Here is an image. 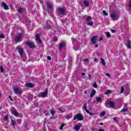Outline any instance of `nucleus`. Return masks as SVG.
<instances>
[{
    "label": "nucleus",
    "mask_w": 131,
    "mask_h": 131,
    "mask_svg": "<svg viewBox=\"0 0 131 131\" xmlns=\"http://www.w3.org/2000/svg\"><path fill=\"white\" fill-rule=\"evenodd\" d=\"M97 38H98V36H95L91 39V42L93 45H96L97 43Z\"/></svg>",
    "instance_id": "obj_8"
},
{
    "label": "nucleus",
    "mask_w": 131,
    "mask_h": 131,
    "mask_svg": "<svg viewBox=\"0 0 131 131\" xmlns=\"http://www.w3.org/2000/svg\"><path fill=\"white\" fill-rule=\"evenodd\" d=\"M0 70L2 73L4 72V68H3V66L0 67Z\"/></svg>",
    "instance_id": "obj_44"
},
{
    "label": "nucleus",
    "mask_w": 131,
    "mask_h": 131,
    "mask_svg": "<svg viewBox=\"0 0 131 131\" xmlns=\"http://www.w3.org/2000/svg\"><path fill=\"white\" fill-rule=\"evenodd\" d=\"M105 33H106V36H107V37H108V38H109V37H111V35L110 34V33L106 32Z\"/></svg>",
    "instance_id": "obj_34"
},
{
    "label": "nucleus",
    "mask_w": 131,
    "mask_h": 131,
    "mask_svg": "<svg viewBox=\"0 0 131 131\" xmlns=\"http://www.w3.org/2000/svg\"><path fill=\"white\" fill-rule=\"evenodd\" d=\"M51 21H47L46 24L44 26L45 30H50L52 29V25H51Z\"/></svg>",
    "instance_id": "obj_2"
},
{
    "label": "nucleus",
    "mask_w": 131,
    "mask_h": 131,
    "mask_svg": "<svg viewBox=\"0 0 131 131\" xmlns=\"http://www.w3.org/2000/svg\"><path fill=\"white\" fill-rule=\"evenodd\" d=\"M47 112H46V111H45L44 112H43V113H46Z\"/></svg>",
    "instance_id": "obj_64"
},
{
    "label": "nucleus",
    "mask_w": 131,
    "mask_h": 131,
    "mask_svg": "<svg viewBox=\"0 0 131 131\" xmlns=\"http://www.w3.org/2000/svg\"><path fill=\"white\" fill-rule=\"evenodd\" d=\"M31 100H33V98H32V96H28V101H31Z\"/></svg>",
    "instance_id": "obj_29"
},
{
    "label": "nucleus",
    "mask_w": 131,
    "mask_h": 131,
    "mask_svg": "<svg viewBox=\"0 0 131 131\" xmlns=\"http://www.w3.org/2000/svg\"><path fill=\"white\" fill-rule=\"evenodd\" d=\"M11 113L12 114H13V115H15V116H18V115H19V113L17 112L16 109H15L14 107L12 108Z\"/></svg>",
    "instance_id": "obj_10"
},
{
    "label": "nucleus",
    "mask_w": 131,
    "mask_h": 131,
    "mask_svg": "<svg viewBox=\"0 0 131 131\" xmlns=\"http://www.w3.org/2000/svg\"><path fill=\"white\" fill-rule=\"evenodd\" d=\"M113 120H114L115 121H116V120H117V118H116V117H114V118H113Z\"/></svg>",
    "instance_id": "obj_53"
},
{
    "label": "nucleus",
    "mask_w": 131,
    "mask_h": 131,
    "mask_svg": "<svg viewBox=\"0 0 131 131\" xmlns=\"http://www.w3.org/2000/svg\"><path fill=\"white\" fill-rule=\"evenodd\" d=\"M74 50H75V51H77V50L76 49H75L74 47H73Z\"/></svg>",
    "instance_id": "obj_61"
},
{
    "label": "nucleus",
    "mask_w": 131,
    "mask_h": 131,
    "mask_svg": "<svg viewBox=\"0 0 131 131\" xmlns=\"http://www.w3.org/2000/svg\"><path fill=\"white\" fill-rule=\"evenodd\" d=\"M94 60L95 62H96V61H97L98 59L97 58H95L94 59Z\"/></svg>",
    "instance_id": "obj_56"
},
{
    "label": "nucleus",
    "mask_w": 131,
    "mask_h": 131,
    "mask_svg": "<svg viewBox=\"0 0 131 131\" xmlns=\"http://www.w3.org/2000/svg\"><path fill=\"white\" fill-rule=\"evenodd\" d=\"M66 47V45H65V43L61 42L59 45V50L61 51L62 49H64Z\"/></svg>",
    "instance_id": "obj_15"
},
{
    "label": "nucleus",
    "mask_w": 131,
    "mask_h": 131,
    "mask_svg": "<svg viewBox=\"0 0 131 131\" xmlns=\"http://www.w3.org/2000/svg\"><path fill=\"white\" fill-rule=\"evenodd\" d=\"M74 129L78 131L80 129V125H76L75 126Z\"/></svg>",
    "instance_id": "obj_21"
},
{
    "label": "nucleus",
    "mask_w": 131,
    "mask_h": 131,
    "mask_svg": "<svg viewBox=\"0 0 131 131\" xmlns=\"http://www.w3.org/2000/svg\"><path fill=\"white\" fill-rule=\"evenodd\" d=\"M105 112H102L100 114L99 116H100V117H103V116H105Z\"/></svg>",
    "instance_id": "obj_31"
},
{
    "label": "nucleus",
    "mask_w": 131,
    "mask_h": 131,
    "mask_svg": "<svg viewBox=\"0 0 131 131\" xmlns=\"http://www.w3.org/2000/svg\"><path fill=\"white\" fill-rule=\"evenodd\" d=\"M47 9L48 10H53V4L50 2L46 3Z\"/></svg>",
    "instance_id": "obj_6"
},
{
    "label": "nucleus",
    "mask_w": 131,
    "mask_h": 131,
    "mask_svg": "<svg viewBox=\"0 0 131 131\" xmlns=\"http://www.w3.org/2000/svg\"><path fill=\"white\" fill-rule=\"evenodd\" d=\"M50 112L51 113V114H52V116L53 117H54V116L55 115V114L56 113V112H55V111H53L52 110H50Z\"/></svg>",
    "instance_id": "obj_27"
},
{
    "label": "nucleus",
    "mask_w": 131,
    "mask_h": 131,
    "mask_svg": "<svg viewBox=\"0 0 131 131\" xmlns=\"http://www.w3.org/2000/svg\"><path fill=\"white\" fill-rule=\"evenodd\" d=\"M99 41H101V40H103V38L102 37H101L99 39Z\"/></svg>",
    "instance_id": "obj_54"
},
{
    "label": "nucleus",
    "mask_w": 131,
    "mask_h": 131,
    "mask_svg": "<svg viewBox=\"0 0 131 131\" xmlns=\"http://www.w3.org/2000/svg\"><path fill=\"white\" fill-rule=\"evenodd\" d=\"M8 116H5L4 117V121H8Z\"/></svg>",
    "instance_id": "obj_41"
},
{
    "label": "nucleus",
    "mask_w": 131,
    "mask_h": 131,
    "mask_svg": "<svg viewBox=\"0 0 131 131\" xmlns=\"http://www.w3.org/2000/svg\"><path fill=\"white\" fill-rule=\"evenodd\" d=\"M66 118L67 119H70V116L67 115V116L66 117Z\"/></svg>",
    "instance_id": "obj_48"
},
{
    "label": "nucleus",
    "mask_w": 131,
    "mask_h": 131,
    "mask_svg": "<svg viewBox=\"0 0 131 131\" xmlns=\"http://www.w3.org/2000/svg\"><path fill=\"white\" fill-rule=\"evenodd\" d=\"M128 7H129V8H131V0L130 1H129Z\"/></svg>",
    "instance_id": "obj_47"
},
{
    "label": "nucleus",
    "mask_w": 131,
    "mask_h": 131,
    "mask_svg": "<svg viewBox=\"0 0 131 131\" xmlns=\"http://www.w3.org/2000/svg\"><path fill=\"white\" fill-rule=\"evenodd\" d=\"M98 45H95V48H98Z\"/></svg>",
    "instance_id": "obj_60"
},
{
    "label": "nucleus",
    "mask_w": 131,
    "mask_h": 131,
    "mask_svg": "<svg viewBox=\"0 0 131 131\" xmlns=\"http://www.w3.org/2000/svg\"><path fill=\"white\" fill-rule=\"evenodd\" d=\"M83 4L85 7H89V6H90V2L88 1H86V0L84 1Z\"/></svg>",
    "instance_id": "obj_18"
},
{
    "label": "nucleus",
    "mask_w": 131,
    "mask_h": 131,
    "mask_svg": "<svg viewBox=\"0 0 131 131\" xmlns=\"http://www.w3.org/2000/svg\"><path fill=\"white\" fill-rule=\"evenodd\" d=\"M23 12H24V10H23V8H19L18 13L19 14H22V13H23Z\"/></svg>",
    "instance_id": "obj_25"
},
{
    "label": "nucleus",
    "mask_w": 131,
    "mask_h": 131,
    "mask_svg": "<svg viewBox=\"0 0 131 131\" xmlns=\"http://www.w3.org/2000/svg\"><path fill=\"white\" fill-rule=\"evenodd\" d=\"M70 91H71V92H73V91H74V87L70 86Z\"/></svg>",
    "instance_id": "obj_43"
},
{
    "label": "nucleus",
    "mask_w": 131,
    "mask_h": 131,
    "mask_svg": "<svg viewBox=\"0 0 131 131\" xmlns=\"http://www.w3.org/2000/svg\"><path fill=\"white\" fill-rule=\"evenodd\" d=\"M111 32H112V33H115V30L111 29Z\"/></svg>",
    "instance_id": "obj_49"
},
{
    "label": "nucleus",
    "mask_w": 131,
    "mask_h": 131,
    "mask_svg": "<svg viewBox=\"0 0 131 131\" xmlns=\"http://www.w3.org/2000/svg\"><path fill=\"white\" fill-rule=\"evenodd\" d=\"M58 11L60 15L64 16L65 15V9L64 8H59L58 9Z\"/></svg>",
    "instance_id": "obj_7"
},
{
    "label": "nucleus",
    "mask_w": 131,
    "mask_h": 131,
    "mask_svg": "<svg viewBox=\"0 0 131 131\" xmlns=\"http://www.w3.org/2000/svg\"><path fill=\"white\" fill-rule=\"evenodd\" d=\"M99 131H104V129H100L99 130Z\"/></svg>",
    "instance_id": "obj_58"
},
{
    "label": "nucleus",
    "mask_w": 131,
    "mask_h": 131,
    "mask_svg": "<svg viewBox=\"0 0 131 131\" xmlns=\"http://www.w3.org/2000/svg\"><path fill=\"white\" fill-rule=\"evenodd\" d=\"M103 13L104 16H108V14H107V13L106 12V11L103 10Z\"/></svg>",
    "instance_id": "obj_45"
},
{
    "label": "nucleus",
    "mask_w": 131,
    "mask_h": 131,
    "mask_svg": "<svg viewBox=\"0 0 131 131\" xmlns=\"http://www.w3.org/2000/svg\"><path fill=\"white\" fill-rule=\"evenodd\" d=\"M83 120V117L81 114H77L74 118V120Z\"/></svg>",
    "instance_id": "obj_5"
},
{
    "label": "nucleus",
    "mask_w": 131,
    "mask_h": 131,
    "mask_svg": "<svg viewBox=\"0 0 131 131\" xmlns=\"http://www.w3.org/2000/svg\"><path fill=\"white\" fill-rule=\"evenodd\" d=\"M17 123H18V124H21V122L22 121V120L21 119H18L17 120Z\"/></svg>",
    "instance_id": "obj_38"
},
{
    "label": "nucleus",
    "mask_w": 131,
    "mask_h": 131,
    "mask_svg": "<svg viewBox=\"0 0 131 131\" xmlns=\"http://www.w3.org/2000/svg\"><path fill=\"white\" fill-rule=\"evenodd\" d=\"M121 94H122V93H123V92H124V88L123 87H121Z\"/></svg>",
    "instance_id": "obj_39"
},
{
    "label": "nucleus",
    "mask_w": 131,
    "mask_h": 131,
    "mask_svg": "<svg viewBox=\"0 0 131 131\" xmlns=\"http://www.w3.org/2000/svg\"><path fill=\"white\" fill-rule=\"evenodd\" d=\"M100 61H101L102 65H106V62H105V60L103 59V58H101L100 59Z\"/></svg>",
    "instance_id": "obj_26"
},
{
    "label": "nucleus",
    "mask_w": 131,
    "mask_h": 131,
    "mask_svg": "<svg viewBox=\"0 0 131 131\" xmlns=\"http://www.w3.org/2000/svg\"><path fill=\"white\" fill-rule=\"evenodd\" d=\"M21 38H22V33H19L18 35L15 36L14 40L15 41H19Z\"/></svg>",
    "instance_id": "obj_9"
},
{
    "label": "nucleus",
    "mask_w": 131,
    "mask_h": 131,
    "mask_svg": "<svg viewBox=\"0 0 131 131\" xmlns=\"http://www.w3.org/2000/svg\"><path fill=\"white\" fill-rule=\"evenodd\" d=\"M47 59H48V60H52V58H51V56H48Z\"/></svg>",
    "instance_id": "obj_52"
},
{
    "label": "nucleus",
    "mask_w": 131,
    "mask_h": 131,
    "mask_svg": "<svg viewBox=\"0 0 131 131\" xmlns=\"http://www.w3.org/2000/svg\"><path fill=\"white\" fill-rule=\"evenodd\" d=\"M91 74H89V79H91Z\"/></svg>",
    "instance_id": "obj_57"
},
{
    "label": "nucleus",
    "mask_w": 131,
    "mask_h": 131,
    "mask_svg": "<svg viewBox=\"0 0 131 131\" xmlns=\"http://www.w3.org/2000/svg\"><path fill=\"white\" fill-rule=\"evenodd\" d=\"M47 95H48V89H46L45 92L41 93L39 97H41L42 98H46V97H47Z\"/></svg>",
    "instance_id": "obj_14"
},
{
    "label": "nucleus",
    "mask_w": 131,
    "mask_h": 131,
    "mask_svg": "<svg viewBox=\"0 0 131 131\" xmlns=\"http://www.w3.org/2000/svg\"><path fill=\"white\" fill-rule=\"evenodd\" d=\"M84 75H85V73H82V76H84Z\"/></svg>",
    "instance_id": "obj_55"
},
{
    "label": "nucleus",
    "mask_w": 131,
    "mask_h": 131,
    "mask_svg": "<svg viewBox=\"0 0 131 131\" xmlns=\"http://www.w3.org/2000/svg\"><path fill=\"white\" fill-rule=\"evenodd\" d=\"M110 17L113 20H117V19H118L114 12L111 13Z\"/></svg>",
    "instance_id": "obj_11"
},
{
    "label": "nucleus",
    "mask_w": 131,
    "mask_h": 131,
    "mask_svg": "<svg viewBox=\"0 0 131 131\" xmlns=\"http://www.w3.org/2000/svg\"><path fill=\"white\" fill-rule=\"evenodd\" d=\"M26 45H27L31 49H33V48H34V44L30 42H27Z\"/></svg>",
    "instance_id": "obj_16"
},
{
    "label": "nucleus",
    "mask_w": 131,
    "mask_h": 131,
    "mask_svg": "<svg viewBox=\"0 0 131 131\" xmlns=\"http://www.w3.org/2000/svg\"><path fill=\"white\" fill-rule=\"evenodd\" d=\"M2 7H3V8L5 9V10H9V7H8V5L5 3H3L1 4Z\"/></svg>",
    "instance_id": "obj_17"
},
{
    "label": "nucleus",
    "mask_w": 131,
    "mask_h": 131,
    "mask_svg": "<svg viewBox=\"0 0 131 131\" xmlns=\"http://www.w3.org/2000/svg\"><path fill=\"white\" fill-rule=\"evenodd\" d=\"M91 20H92V17L91 16H88L87 18L86 19V21H87V22H90Z\"/></svg>",
    "instance_id": "obj_28"
},
{
    "label": "nucleus",
    "mask_w": 131,
    "mask_h": 131,
    "mask_svg": "<svg viewBox=\"0 0 131 131\" xmlns=\"http://www.w3.org/2000/svg\"><path fill=\"white\" fill-rule=\"evenodd\" d=\"M20 58L23 61H25L27 59V56L25 54H23L21 56H20Z\"/></svg>",
    "instance_id": "obj_19"
},
{
    "label": "nucleus",
    "mask_w": 131,
    "mask_h": 131,
    "mask_svg": "<svg viewBox=\"0 0 131 131\" xmlns=\"http://www.w3.org/2000/svg\"><path fill=\"white\" fill-rule=\"evenodd\" d=\"M13 91L16 95H21L22 94V90L19 88L15 86L13 88Z\"/></svg>",
    "instance_id": "obj_3"
},
{
    "label": "nucleus",
    "mask_w": 131,
    "mask_h": 131,
    "mask_svg": "<svg viewBox=\"0 0 131 131\" xmlns=\"http://www.w3.org/2000/svg\"><path fill=\"white\" fill-rule=\"evenodd\" d=\"M102 100V98L101 97H96V101L97 102H100Z\"/></svg>",
    "instance_id": "obj_36"
},
{
    "label": "nucleus",
    "mask_w": 131,
    "mask_h": 131,
    "mask_svg": "<svg viewBox=\"0 0 131 131\" xmlns=\"http://www.w3.org/2000/svg\"><path fill=\"white\" fill-rule=\"evenodd\" d=\"M93 88H95V89H97V88H98V85H97V83L95 82L93 84Z\"/></svg>",
    "instance_id": "obj_40"
},
{
    "label": "nucleus",
    "mask_w": 131,
    "mask_h": 131,
    "mask_svg": "<svg viewBox=\"0 0 131 131\" xmlns=\"http://www.w3.org/2000/svg\"><path fill=\"white\" fill-rule=\"evenodd\" d=\"M87 25L89 26H93V25H94V23L93 21H89Z\"/></svg>",
    "instance_id": "obj_32"
},
{
    "label": "nucleus",
    "mask_w": 131,
    "mask_h": 131,
    "mask_svg": "<svg viewBox=\"0 0 131 131\" xmlns=\"http://www.w3.org/2000/svg\"><path fill=\"white\" fill-rule=\"evenodd\" d=\"M86 93H88V92H86V91H85L84 92V94H86Z\"/></svg>",
    "instance_id": "obj_59"
},
{
    "label": "nucleus",
    "mask_w": 131,
    "mask_h": 131,
    "mask_svg": "<svg viewBox=\"0 0 131 131\" xmlns=\"http://www.w3.org/2000/svg\"><path fill=\"white\" fill-rule=\"evenodd\" d=\"M105 75H106V76H108V77H110V74L109 73H106V74H105Z\"/></svg>",
    "instance_id": "obj_50"
},
{
    "label": "nucleus",
    "mask_w": 131,
    "mask_h": 131,
    "mask_svg": "<svg viewBox=\"0 0 131 131\" xmlns=\"http://www.w3.org/2000/svg\"><path fill=\"white\" fill-rule=\"evenodd\" d=\"M64 125H65V124H64L63 123L61 124V125L59 127L60 129H62V128H63V127H64Z\"/></svg>",
    "instance_id": "obj_42"
},
{
    "label": "nucleus",
    "mask_w": 131,
    "mask_h": 131,
    "mask_svg": "<svg viewBox=\"0 0 131 131\" xmlns=\"http://www.w3.org/2000/svg\"><path fill=\"white\" fill-rule=\"evenodd\" d=\"M58 110L59 111H60V112H62V113L66 112V111H65V110H64V108H63L62 107L59 108Z\"/></svg>",
    "instance_id": "obj_30"
},
{
    "label": "nucleus",
    "mask_w": 131,
    "mask_h": 131,
    "mask_svg": "<svg viewBox=\"0 0 131 131\" xmlns=\"http://www.w3.org/2000/svg\"><path fill=\"white\" fill-rule=\"evenodd\" d=\"M16 49L18 50V53L19 54L20 56L22 57V56L24 55V50L23 49V48L18 46L16 48Z\"/></svg>",
    "instance_id": "obj_4"
},
{
    "label": "nucleus",
    "mask_w": 131,
    "mask_h": 131,
    "mask_svg": "<svg viewBox=\"0 0 131 131\" xmlns=\"http://www.w3.org/2000/svg\"><path fill=\"white\" fill-rule=\"evenodd\" d=\"M0 38H5V35L4 34H1L0 35Z\"/></svg>",
    "instance_id": "obj_46"
},
{
    "label": "nucleus",
    "mask_w": 131,
    "mask_h": 131,
    "mask_svg": "<svg viewBox=\"0 0 131 131\" xmlns=\"http://www.w3.org/2000/svg\"><path fill=\"white\" fill-rule=\"evenodd\" d=\"M45 115H46V116H48V114H46Z\"/></svg>",
    "instance_id": "obj_63"
},
{
    "label": "nucleus",
    "mask_w": 131,
    "mask_h": 131,
    "mask_svg": "<svg viewBox=\"0 0 131 131\" xmlns=\"http://www.w3.org/2000/svg\"><path fill=\"white\" fill-rule=\"evenodd\" d=\"M83 108L84 109V110H85V111L86 112H89V110H88V109H86V108H88V107L86 106V103H85L83 106Z\"/></svg>",
    "instance_id": "obj_23"
},
{
    "label": "nucleus",
    "mask_w": 131,
    "mask_h": 131,
    "mask_svg": "<svg viewBox=\"0 0 131 131\" xmlns=\"http://www.w3.org/2000/svg\"><path fill=\"white\" fill-rule=\"evenodd\" d=\"M100 125H103V123H100Z\"/></svg>",
    "instance_id": "obj_62"
},
{
    "label": "nucleus",
    "mask_w": 131,
    "mask_h": 131,
    "mask_svg": "<svg viewBox=\"0 0 131 131\" xmlns=\"http://www.w3.org/2000/svg\"><path fill=\"white\" fill-rule=\"evenodd\" d=\"M126 42L127 43L126 48H127V49H131V42H130V40L126 39Z\"/></svg>",
    "instance_id": "obj_13"
},
{
    "label": "nucleus",
    "mask_w": 131,
    "mask_h": 131,
    "mask_svg": "<svg viewBox=\"0 0 131 131\" xmlns=\"http://www.w3.org/2000/svg\"><path fill=\"white\" fill-rule=\"evenodd\" d=\"M26 85L27 88H33V84L31 83H27Z\"/></svg>",
    "instance_id": "obj_20"
},
{
    "label": "nucleus",
    "mask_w": 131,
    "mask_h": 131,
    "mask_svg": "<svg viewBox=\"0 0 131 131\" xmlns=\"http://www.w3.org/2000/svg\"><path fill=\"white\" fill-rule=\"evenodd\" d=\"M83 61H84L85 62H88V61H89V59L85 58V59H83Z\"/></svg>",
    "instance_id": "obj_51"
},
{
    "label": "nucleus",
    "mask_w": 131,
    "mask_h": 131,
    "mask_svg": "<svg viewBox=\"0 0 131 131\" xmlns=\"http://www.w3.org/2000/svg\"><path fill=\"white\" fill-rule=\"evenodd\" d=\"M95 95H96V91L93 90L90 95L91 98H93V97H94V96H95Z\"/></svg>",
    "instance_id": "obj_22"
},
{
    "label": "nucleus",
    "mask_w": 131,
    "mask_h": 131,
    "mask_svg": "<svg viewBox=\"0 0 131 131\" xmlns=\"http://www.w3.org/2000/svg\"><path fill=\"white\" fill-rule=\"evenodd\" d=\"M11 124L12 126L16 125V121L15 120H11Z\"/></svg>",
    "instance_id": "obj_24"
},
{
    "label": "nucleus",
    "mask_w": 131,
    "mask_h": 131,
    "mask_svg": "<svg viewBox=\"0 0 131 131\" xmlns=\"http://www.w3.org/2000/svg\"><path fill=\"white\" fill-rule=\"evenodd\" d=\"M35 37H36V39L37 40V41H38V42L39 43H41V40H40V35H39V34H37L35 35Z\"/></svg>",
    "instance_id": "obj_12"
},
{
    "label": "nucleus",
    "mask_w": 131,
    "mask_h": 131,
    "mask_svg": "<svg viewBox=\"0 0 131 131\" xmlns=\"http://www.w3.org/2000/svg\"><path fill=\"white\" fill-rule=\"evenodd\" d=\"M105 105L107 108H110V107L111 108H114L115 107V103L113 101H110L107 102L106 103H105Z\"/></svg>",
    "instance_id": "obj_1"
},
{
    "label": "nucleus",
    "mask_w": 131,
    "mask_h": 131,
    "mask_svg": "<svg viewBox=\"0 0 131 131\" xmlns=\"http://www.w3.org/2000/svg\"><path fill=\"white\" fill-rule=\"evenodd\" d=\"M128 110L127 108H123L121 112H127Z\"/></svg>",
    "instance_id": "obj_37"
},
{
    "label": "nucleus",
    "mask_w": 131,
    "mask_h": 131,
    "mask_svg": "<svg viewBox=\"0 0 131 131\" xmlns=\"http://www.w3.org/2000/svg\"><path fill=\"white\" fill-rule=\"evenodd\" d=\"M111 91L110 90H107L105 92V95H109V94H111Z\"/></svg>",
    "instance_id": "obj_35"
},
{
    "label": "nucleus",
    "mask_w": 131,
    "mask_h": 131,
    "mask_svg": "<svg viewBox=\"0 0 131 131\" xmlns=\"http://www.w3.org/2000/svg\"><path fill=\"white\" fill-rule=\"evenodd\" d=\"M86 112V113H88V114L90 115L91 116L95 115V113H92V112H90L89 111H88V112Z\"/></svg>",
    "instance_id": "obj_33"
}]
</instances>
